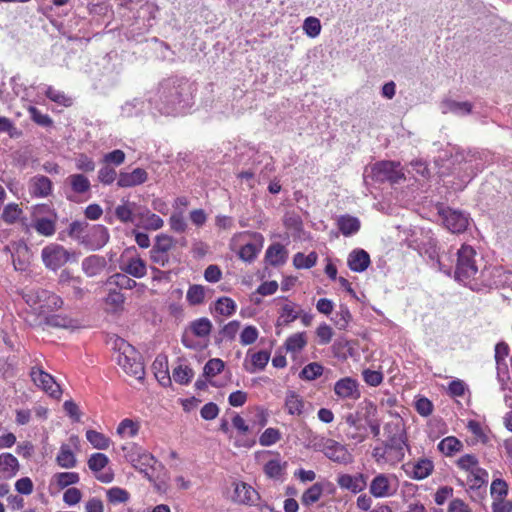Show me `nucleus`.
<instances>
[{
  "instance_id": "11",
  "label": "nucleus",
  "mask_w": 512,
  "mask_h": 512,
  "mask_svg": "<svg viewBox=\"0 0 512 512\" xmlns=\"http://www.w3.org/2000/svg\"><path fill=\"white\" fill-rule=\"evenodd\" d=\"M109 241L108 229L103 225H93L83 236L81 244L90 250H98Z\"/></svg>"
},
{
  "instance_id": "55",
  "label": "nucleus",
  "mask_w": 512,
  "mask_h": 512,
  "mask_svg": "<svg viewBox=\"0 0 512 512\" xmlns=\"http://www.w3.org/2000/svg\"><path fill=\"white\" fill-rule=\"evenodd\" d=\"M107 498L113 504L124 503L129 499V493L119 487L110 488L107 491Z\"/></svg>"
},
{
  "instance_id": "30",
  "label": "nucleus",
  "mask_w": 512,
  "mask_h": 512,
  "mask_svg": "<svg viewBox=\"0 0 512 512\" xmlns=\"http://www.w3.org/2000/svg\"><path fill=\"white\" fill-rule=\"evenodd\" d=\"M299 317V312L295 310V304L286 303L281 308L280 316L277 319L276 326H286Z\"/></svg>"
},
{
  "instance_id": "50",
  "label": "nucleus",
  "mask_w": 512,
  "mask_h": 512,
  "mask_svg": "<svg viewBox=\"0 0 512 512\" xmlns=\"http://www.w3.org/2000/svg\"><path fill=\"white\" fill-rule=\"evenodd\" d=\"M54 479L60 488L79 482V475L76 472H62L54 475Z\"/></svg>"
},
{
  "instance_id": "9",
  "label": "nucleus",
  "mask_w": 512,
  "mask_h": 512,
  "mask_svg": "<svg viewBox=\"0 0 512 512\" xmlns=\"http://www.w3.org/2000/svg\"><path fill=\"white\" fill-rule=\"evenodd\" d=\"M70 257L71 253L58 244H50L44 247L41 252L44 265L51 270H56L65 265Z\"/></svg>"
},
{
  "instance_id": "25",
  "label": "nucleus",
  "mask_w": 512,
  "mask_h": 512,
  "mask_svg": "<svg viewBox=\"0 0 512 512\" xmlns=\"http://www.w3.org/2000/svg\"><path fill=\"white\" fill-rule=\"evenodd\" d=\"M337 226L343 235L350 236L359 231L360 221L351 215H342L337 220Z\"/></svg>"
},
{
  "instance_id": "60",
  "label": "nucleus",
  "mask_w": 512,
  "mask_h": 512,
  "mask_svg": "<svg viewBox=\"0 0 512 512\" xmlns=\"http://www.w3.org/2000/svg\"><path fill=\"white\" fill-rule=\"evenodd\" d=\"M87 227V223L83 221H73L68 230V235L74 239H76L80 244L83 239L85 228Z\"/></svg>"
},
{
  "instance_id": "39",
  "label": "nucleus",
  "mask_w": 512,
  "mask_h": 512,
  "mask_svg": "<svg viewBox=\"0 0 512 512\" xmlns=\"http://www.w3.org/2000/svg\"><path fill=\"white\" fill-rule=\"evenodd\" d=\"M323 366L317 362L307 364L299 373V377L303 380L312 381L320 377L323 373Z\"/></svg>"
},
{
  "instance_id": "10",
  "label": "nucleus",
  "mask_w": 512,
  "mask_h": 512,
  "mask_svg": "<svg viewBox=\"0 0 512 512\" xmlns=\"http://www.w3.org/2000/svg\"><path fill=\"white\" fill-rule=\"evenodd\" d=\"M122 449L126 452L125 457L133 464V466L141 472H144L145 476L151 480V477L146 470L148 467L153 468L154 465L157 464L155 457L146 451H142L141 448L134 444L130 446H123Z\"/></svg>"
},
{
  "instance_id": "32",
  "label": "nucleus",
  "mask_w": 512,
  "mask_h": 512,
  "mask_svg": "<svg viewBox=\"0 0 512 512\" xmlns=\"http://www.w3.org/2000/svg\"><path fill=\"white\" fill-rule=\"evenodd\" d=\"M67 180L71 186V189L77 194H83L90 190V181L83 174H72L68 177Z\"/></svg>"
},
{
  "instance_id": "17",
  "label": "nucleus",
  "mask_w": 512,
  "mask_h": 512,
  "mask_svg": "<svg viewBox=\"0 0 512 512\" xmlns=\"http://www.w3.org/2000/svg\"><path fill=\"white\" fill-rule=\"evenodd\" d=\"M334 392L341 398H357L359 396L357 381L350 377L342 378L335 383Z\"/></svg>"
},
{
  "instance_id": "2",
  "label": "nucleus",
  "mask_w": 512,
  "mask_h": 512,
  "mask_svg": "<svg viewBox=\"0 0 512 512\" xmlns=\"http://www.w3.org/2000/svg\"><path fill=\"white\" fill-rule=\"evenodd\" d=\"M307 441L308 448L322 452L331 461L342 464H347L352 461V455L347 448L333 439L309 431Z\"/></svg>"
},
{
  "instance_id": "52",
  "label": "nucleus",
  "mask_w": 512,
  "mask_h": 512,
  "mask_svg": "<svg viewBox=\"0 0 512 512\" xmlns=\"http://www.w3.org/2000/svg\"><path fill=\"white\" fill-rule=\"evenodd\" d=\"M303 30L309 37H316L321 32L320 20L316 17H308L304 20Z\"/></svg>"
},
{
  "instance_id": "44",
  "label": "nucleus",
  "mask_w": 512,
  "mask_h": 512,
  "mask_svg": "<svg viewBox=\"0 0 512 512\" xmlns=\"http://www.w3.org/2000/svg\"><path fill=\"white\" fill-rule=\"evenodd\" d=\"M139 425L131 419H124L117 427V433L122 437H134L137 435Z\"/></svg>"
},
{
  "instance_id": "57",
  "label": "nucleus",
  "mask_w": 512,
  "mask_h": 512,
  "mask_svg": "<svg viewBox=\"0 0 512 512\" xmlns=\"http://www.w3.org/2000/svg\"><path fill=\"white\" fill-rule=\"evenodd\" d=\"M22 210L19 208L17 204H8L3 212H2V219L6 223H14L20 216Z\"/></svg>"
},
{
  "instance_id": "19",
  "label": "nucleus",
  "mask_w": 512,
  "mask_h": 512,
  "mask_svg": "<svg viewBox=\"0 0 512 512\" xmlns=\"http://www.w3.org/2000/svg\"><path fill=\"white\" fill-rule=\"evenodd\" d=\"M370 265V256L363 249L353 250L348 256V266L352 271L363 272Z\"/></svg>"
},
{
  "instance_id": "1",
  "label": "nucleus",
  "mask_w": 512,
  "mask_h": 512,
  "mask_svg": "<svg viewBox=\"0 0 512 512\" xmlns=\"http://www.w3.org/2000/svg\"><path fill=\"white\" fill-rule=\"evenodd\" d=\"M113 349L116 353V361L123 371L130 377L142 380L145 376V368L141 354L120 337L114 339Z\"/></svg>"
},
{
  "instance_id": "16",
  "label": "nucleus",
  "mask_w": 512,
  "mask_h": 512,
  "mask_svg": "<svg viewBox=\"0 0 512 512\" xmlns=\"http://www.w3.org/2000/svg\"><path fill=\"white\" fill-rule=\"evenodd\" d=\"M338 485L342 489H347L353 493H359L366 488V478L363 474L349 475L341 474L337 479Z\"/></svg>"
},
{
  "instance_id": "64",
  "label": "nucleus",
  "mask_w": 512,
  "mask_h": 512,
  "mask_svg": "<svg viewBox=\"0 0 512 512\" xmlns=\"http://www.w3.org/2000/svg\"><path fill=\"white\" fill-rule=\"evenodd\" d=\"M76 168L83 172H92L95 170V162L85 154H80L75 160Z\"/></svg>"
},
{
  "instance_id": "23",
  "label": "nucleus",
  "mask_w": 512,
  "mask_h": 512,
  "mask_svg": "<svg viewBox=\"0 0 512 512\" xmlns=\"http://www.w3.org/2000/svg\"><path fill=\"white\" fill-rule=\"evenodd\" d=\"M106 266V260L102 256L91 255L82 261V269L89 277L100 274Z\"/></svg>"
},
{
  "instance_id": "5",
  "label": "nucleus",
  "mask_w": 512,
  "mask_h": 512,
  "mask_svg": "<svg viewBox=\"0 0 512 512\" xmlns=\"http://www.w3.org/2000/svg\"><path fill=\"white\" fill-rule=\"evenodd\" d=\"M457 262L455 269V278L459 281H466L474 277L478 271L475 256L476 251L472 246L462 245L457 251Z\"/></svg>"
},
{
  "instance_id": "15",
  "label": "nucleus",
  "mask_w": 512,
  "mask_h": 512,
  "mask_svg": "<svg viewBox=\"0 0 512 512\" xmlns=\"http://www.w3.org/2000/svg\"><path fill=\"white\" fill-rule=\"evenodd\" d=\"M147 172L142 168H136L132 172H120L117 185L121 188H128L146 182Z\"/></svg>"
},
{
  "instance_id": "7",
  "label": "nucleus",
  "mask_w": 512,
  "mask_h": 512,
  "mask_svg": "<svg viewBox=\"0 0 512 512\" xmlns=\"http://www.w3.org/2000/svg\"><path fill=\"white\" fill-rule=\"evenodd\" d=\"M57 215L47 205H38L34 209V229L41 235L49 237L56 231Z\"/></svg>"
},
{
  "instance_id": "12",
  "label": "nucleus",
  "mask_w": 512,
  "mask_h": 512,
  "mask_svg": "<svg viewBox=\"0 0 512 512\" xmlns=\"http://www.w3.org/2000/svg\"><path fill=\"white\" fill-rule=\"evenodd\" d=\"M31 378L33 382L43 389L46 393L54 398H59L61 395L60 386L55 382L54 378L43 371L41 368L33 367L31 369Z\"/></svg>"
},
{
  "instance_id": "63",
  "label": "nucleus",
  "mask_w": 512,
  "mask_h": 512,
  "mask_svg": "<svg viewBox=\"0 0 512 512\" xmlns=\"http://www.w3.org/2000/svg\"><path fill=\"white\" fill-rule=\"evenodd\" d=\"M116 176H117L116 170L114 168L110 167L109 165L103 166L98 171V179L101 183H103L105 185H109V184L113 183L114 180L116 179Z\"/></svg>"
},
{
  "instance_id": "62",
  "label": "nucleus",
  "mask_w": 512,
  "mask_h": 512,
  "mask_svg": "<svg viewBox=\"0 0 512 512\" xmlns=\"http://www.w3.org/2000/svg\"><path fill=\"white\" fill-rule=\"evenodd\" d=\"M28 112L31 119L38 125L47 127L52 124V119L47 114H42L36 107L30 106Z\"/></svg>"
},
{
  "instance_id": "24",
  "label": "nucleus",
  "mask_w": 512,
  "mask_h": 512,
  "mask_svg": "<svg viewBox=\"0 0 512 512\" xmlns=\"http://www.w3.org/2000/svg\"><path fill=\"white\" fill-rule=\"evenodd\" d=\"M0 470L4 478H11L15 476L19 470V462L17 458L10 453L0 454Z\"/></svg>"
},
{
  "instance_id": "36",
  "label": "nucleus",
  "mask_w": 512,
  "mask_h": 512,
  "mask_svg": "<svg viewBox=\"0 0 512 512\" xmlns=\"http://www.w3.org/2000/svg\"><path fill=\"white\" fill-rule=\"evenodd\" d=\"M307 344L305 332L295 333L288 337L285 342L287 351L296 353L301 351Z\"/></svg>"
},
{
  "instance_id": "34",
  "label": "nucleus",
  "mask_w": 512,
  "mask_h": 512,
  "mask_svg": "<svg viewBox=\"0 0 512 512\" xmlns=\"http://www.w3.org/2000/svg\"><path fill=\"white\" fill-rule=\"evenodd\" d=\"M194 376L193 370L187 365L179 364L173 369L172 378L173 380L181 385L188 384Z\"/></svg>"
},
{
  "instance_id": "18",
  "label": "nucleus",
  "mask_w": 512,
  "mask_h": 512,
  "mask_svg": "<svg viewBox=\"0 0 512 512\" xmlns=\"http://www.w3.org/2000/svg\"><path fill=\"white\" fill-rule=\"evenodd\" d=\"M52 190L51 180L43 175H38L29 181V192L35 197H47Z\"/></svg>"
},
{
  "instance_id": "45",
  "label": "nucleus",
  "mask_w": 512,
  "mask_h": 512,
  "mask_svg": "<svg viewBox=\"0 0 512 512\" xmlns=\"http://www.w3.org/2000/svg\"><path fill=\"white\" fill-rule=\"evenodd\" d=\"M215 310L223 316H231L236 310V304L229 297H221L215 304Z\"/></svg>"
},
{
  "instance_id": "29",
  "label": "nucleus",
  "mask_w": 512,
  "mask_h": 512,
  "mask_svg": "<svg viewBox=\"0 0 512 512\" xmlns=\"http://www.w3.org/2000/svg\"><path fill=\"white\" fill-rule=\"evenodd\" d=\"M189 330L194 336L204 338L211 333L212 323L208 318L202 317L192 321L189 325Z\"/></svg>"
},
{
  "instance_id": "51",
  "label": "nucleus",
  "mask_w": 512,
  "mask_h": 512,
  "mask_svg": "<svg viewBox=\"0 0 512 512\" xmlns=\"http://www.w3.org/2000/svg\"><path fill=\"white\" fill-rule=\"evenodd\" d=\"M46 325L54 328H70L73 327V321L67 316L50 315L45 318Z\"/></svg>"
},
{
  "instance_id": "8",
  "label": "nucleus",
  "mask_w": 512,
  "mask_h": 512,
  "mask_svg": "<svg viewBox=\"0 0 512 512\" xmlns=\"http://www.w3.org/2000/svg\"><path fill=\"white\" fill-rule=\"evenodd\" d=\"M119 268L134 278H143L147 273L146 262L134 249H126L120 257Z\"/></svg>"
},
{
  "instance_id": "40",
  "label": "nucleus",
  "mask_w": 512,
  "mask_h": 512,
  "mask_svg": "<svg viewBox=\"0 0 512 512\" xmlns=\"http://www.w3.org/2000/svg\"><path fill=\"white\" fill-rule=\"evenodd\" d=\"M318 259V255L316 252H311L308 255H304L303 253H297L294 256L293 263L298 269H308L313 267Z\"/></svg>"
},
{
  "instance_id": "43",
  "label": "nucleus",
  "mask_w": 512,
  "mask_h": 512,
  "mask_svg": "<svg viewBox=\"0 0 512 512\" xmlns=\"http://www.w3.org/2000/svg\"><path fill=\"white\" fill-rule=\"evenodd\" d=\"M205 288L202 285H191L187 291V301L191 305H199L204 301Z\"/></svg>"
},
{
  "instance_id": "61",
  "label": "nucleus",
  "mask_w": 512,
  "mask_h": 512,
  "mask_svg": "<svg viewBox=\"0 0 512 512\" xmlns=\"http://www.w3.org/2000/svg\"><path fill=\"white\" fill-rule=\"evenodd\" d=\"M258 330L254 326H246L240 334V342L242 345L253 344L258 338Z\"/></svg>"
},
{
  "instance_id": "46",
  "label": "nucleus",
  "mask_w": 512,
  "mask_h": 512,
  "mask_svg": "<svg viewBox=\"0 0 512 512\" xmlns=\"http://www.w3.org/2000/svg\"><path fill=\"white\" fill-rule=\"evenodd\" d=\"M224 362L219 358L210 359L203 368V374L207 378L220 374L224 369Z\"/></svg>"
},
{
  "instance_id": "28",
  "label": "nucleus",
  "mask_w": 512,
  "mask_h": 512,
  "mask_svg": "<svg viewBox=\"0 0 512 512\" xmlns=\"http://www.w3.org/2000/svg\"><path fill=\"white\" fill-rule=\"evenodd\" d=\"M136 203L124 201L115 208V216L122 223H133L135 221Z\"/></svg>"
},
{
  "instance_id": "20",
  "label": "nucleus",
  "mask_w": 512,
  "mask_h": 512,
  "mask_svg": "<svg viewBox=\"0 0 512 512\" xmlns=\"http://www.w3.org/2000/svg\"><path fill=\"white\" fill-rule=\"evenodd\" d=\"M370 493L377 498H383L391 495L390 478L385 474H378L371 481Z\"/></svg>"
},
{
  "instance_id": "56",
  "label": "nucleus",
  "mask_w": 512,
  "mask_h": 512,
  "mask_svg": "<svg viewBox=\"0 0 512 512\" xmlns=\"http://www.w3.org/2000/svg\"><path fill=\"white\" fill-rule=\"evenodd\" d=\"M457 465L460 469L470 473L478 467V459L475 455L465 454L457 460Z\"/></svg>"
},
{
  "instance_id": "6",
  "label": "nucleus",
  "mask_w": 512,
  "mask_h": 512,
  "mask_svg": "<svg viewBox=\"0 0 512 512\" xmlns=\"http://www.w3.org/2000/svg\"><path fill=\"white\" fill-rule=\"evenodd\" d=\"M371 177L376 182L389 181L391 183H398L405 179L400 163L388 160L376 162L371 167Z\"/></svg>"
},
{
  "instance_id": "53",
  "label": "nucleus",
  "mask_w": 512,
  "mask_h": 512,
  "mask_svg": "<svg viewBox=\"0 0 512 512\" xmlns=\"http://www.w3.org/2000/svg\"><path fill=\"white\" fill-rule=\"evenodd\" d=\"M372 455L377 463H398L399 460L390 459L391 455L386 445L377 446L373 449Z\"/></svg>"
},
{
  "instance_id": "26",
  "label": "nucleus",
  "mask_w": 512,
  "mask_h": 512,
  "mask_svg": "<svg viewBox=\"0 0 512 512\" xmlns=\"http://www.w3.org/2000/svg\"><path fill=\"white\" fill-rule=\"evenodd\" d=\"M265 257L269 264L277 266L286 261L287 252L282 244L274 243L268 247Z\"/></svg>"
},
{
  "instance_id": "14",
  "label": "nucleus",
  "mask_w": 512,
  "mask_h": 512,
  "mask_svg": "<svg viewBox=\"0 0 512 512\" xmlns=\"http://www.w3.org/2000/svg\"><path fill=\"white\" fill-rule=\"evenodd\" d=\"M443 222L452 233H461L467 229L469 219L463 212L448 209L443 211Z\"/></svg>"
},
{
  "instance_id": "49",
  "label": "nucleus",
  "mask_w": 512,
  "mask_h": 512,
  "mask_svg": "<svg viewBox=\"0 0 512 512\" xmlns=\"http://www.w3.org/2000/svg\"><path fill=\"white\" fill-rule=\"evenodd\" d=\"M281 439V432L276 428H267L260 436L259 443L261 446H271Z\"/></svg>"
},
{
  "instance_id": "42",
  "label": "nucleus",
  "mask_w": 512,
  "mask_h": 512,
  "mask_svg": "<svg viewBox=\"0 0 512 512\" xmlns=\"http://www.w3.org/2000/svg\"><path fill=\"white\" fill-rule=\"evenodd\" d=\"M86 438L96 449L105 450L109 447V439L95 430H88Z\"/></svg>"
},
{
  "instance_id": "41",
  "label": "nucleus",
  "mask_w": 512,
  "mask_h": 512,
  "mask_svg": "<svg viewBox=\"0 0 512 512\" xmlns=\"http://www.w3.org/2000/svg\"><path fill=\"white\" fill-rule=\"evenodd\" d=\"M124 301L125 296L117 290H111L106 297V304L113 313L123 310Z\"/></svg>"
},
{
  "instance_id": "58",
  "label": "nucleus",
  "mask_w": 512,
  "mask_h": 512,
  "mask_svg": "<svg viewBox=\"0 0 512 512\" xmlns=\"http://www.w3.org/2000/svg\"><path fill=\"white\" fill-rule=\"evenodd\" d=\"M351 320V314L347 307L341 306L340 310L335 313L333 318L334 324L339 329H345Z\"/></svg>"
},
{
  "instance_id": "48",
  "label": "nucleus",
  "mask_w": 512,
  "mask_h": 512,
  "mask_svg": "<svg viewBox=\"0 0 512 512\" xmlns=\"http://www.w3.org/2000/svg\"><path fill=\"white\" fill-rule=\"evenodd\" d=\"M490 493L494 500H503L508 493V485L502 479H495L491 483Z\"/></svg>"
},
{
  "instance_id": "47",
  "label": "nucleus",
  "mask_w": 512,
  "mask_h": 512,
  "mask_svg": "<svg viewBox=\"0 0 512 512\" xmlns=\"http://www.w3.org/2000/svg\"><path fill=\"white\" fill-rule=\"evenodd\" d=\"M45 94L51 101L57 104L63 105L65 107L72 105V99L70 97L66 96L63 92L56 90L51 86L47 87Z\"/></svg>"
},
{
  "instance_id": "22",
  "label": "nucleus",
  "mask_w": 512,
  "mask_h": 512,
  "mask_svg": "<svg viewBox=\"0 0 512 512\" xmlns=\"http://www.w3.org/2000/svg\"><path fill=\"white\" fill-rule=\"evenodd\" d=\"M472 108L473 105L468 101L458 102L452 99H445L441 103V109L444 114L467 115L472 112Z\"/></svg>"
},
{
  "instance_id": "35",
  "label": "nucleus",
  "mask_w": 512,
  "mask_h": 512,
  "mask_svg": "<svg viewBox=\"0 0 512 512\" xmlns=\"http://www.w3.org/2000/svg\"><path fill=\"white\" fill-rule=\"evenodd\" d=\"M56 461L63 468H72L76 465V458L70 447L66 444L61 446Z\"/></svg>"
},
{
  "instance_id": "59",
  "label": "nucleus",
  "mask_w": 512,
  "mask_h": 512,
  "mask_svg": "<svg viewBox=\"0 0 512 512\" xmlns=\"http://www.w3.org/2000/svg\"><path fill=\"white\" fill-rule=\"evenodd\" d=\"M164 91L168 90V94L165 96L166 101L172 105L180 104L182 102V91L179 86L166 84L163 86Z\"/></svg>"
},
{
  "instance_id": "31",
  "label": "nucleus",
  "mask_w": 512,
  "mask_h": 512,
  "mask_svg": "<svg viewBox=\"0 0 512 512\" xmlns=\"http://www.w3.org/2000/svg\"><path fill=\"white\" fill-rule=\"evenodd\" d=\"M462 447V442L453 436L442 439L438 444V449L446 456H452L454 453L459 452Z\"/></svg>"
},
{
  "instance_id": "3",
  "label": "nucleus",
  "mask_w": 512,
  "mask_h": 512,
  "mask_svg": "<svg viewBox=\"0 0 512 512\" xmlns=\"http://www.w3.org/2000/svg\"><path fill=\"white\" fill-rule=\"evenodd\" d=\"M384 433L386 440L383 441V445H386L390 452V459L401 462L405 456L404 448L407 446L406 433L402 421L397 419L396 421L388 422L384 426Z\"/></svg>"
},
{
  "instance_id": "21",
  "label": "nucleus",
  "mask_w": 512,
  "mask_h": 512,
  "mask_svg": "<svg viewBox=\"0 0 512 512\" xmlns=\"http://www.w3.org/2000/svg\"><path fill=\"white\" fill-rule=\"evenodd\" d=\"M235 500L242 504L253 505L259 499L257 491L246 483L236 484Z\"/></svg>"
},
{
  "instance_id": "4",
  "label": "nucleus",
  "mask_w": 512,
  "mask_h": 512,
  "mask_svg": "<svg viewBox=\"0 0 512 512\" xmlns=\"http://www.w3.org/2000/svg\"><path fill=\"white\" fill-rule=\"evenodd\" d=\"M23 297L27 304L38 307L40 313L53 311L60 308L63 304L62 299L58 295L42 288L30 289Z\"/></svg>"
},
{
  "instance_id": "37",
  "label": "nucleus",
  "mask_w": 512,
  "mask_h": 512,
  "mask_svg": "<svg viewBox=\"0 0 512 512\" xmlns=\"http://www.w3.org/2000/svg\"><path fill=\"white\" fill-rule=\"evenodd\" d=\"M468 481L470 483V487L473 489H478L488 482V472L481 468L477 467L475 470H472L469 473Z\"/></svg>"
},
{
  "instance_id": "54",
  "label": "nucleus",
  "mask_w": 512,
  "mask_h": 512,
  "mask_svg": "<svg viewBox=\"0 0 512 512\" xmlns=\"http://www.w3.org/2000/svg\"><path fill=\"white\" fill-rule=\"evenodd\" d=\"M108 457L103 453H94L88 460L89 468L94 472L101 471L108 464Z\"/></svg>"
},
{
  "instance_id": "33",
  "label": "nucleus",
  "mask_w": 512,
  "mask_h": 512,
  "mask_svg": "<svg viewBox=\"0 0 512 512\" xmlns=\"http://www.w3.org/2000/svg\"><path fill=\"white\" fill-rule=\"evenodd\" d=\"M323 494V486L320 483H315L310 486L302 495L301 502L305 506H310L316 503Z\"/></svg>"
},
{
  "instance_id": "38",
  "label": "nucleus",
  "mask_w": 512,
  "mask_h": 512,
  "mask_svg": "<svg viewBox=\"0 0 512 512\" xmlns=\"http://www.w3.org/2000/svg\"><path fill=\"white\" fill-rule=\"evenodd\" d=\"M108 284L115 285L121 289H133L137 283L127 276L126 273H116L108 278Z\"/></svg>"
},
{
  "instance_id": "27",
  "label": "nucleus",
  "mask_w": 512,
  "mask_h": 512,
  "mask_svg": "<svg viewBox=\"0 0 512 512\" xmlns=\"http://www.w3.org/2000/svg\"><path fill=\"white\" fill-rule=\"evenodd\" d=\"M285 409L290 415H301L304 409V401L294 391H288L285 398Z\"/></svg>"
},
{
  "instance_id": "13",
  "label": "nucleus",
  "mask_w": 512,
  "mask_h": 512,
  "mask_svg": "<svg viewBox=\"0 0 512 512\" xmlns=\"http://www.w3.org/2000/svg\"><path fill=\"white\" fill-rule=\"evenodd\" d=\"M405 472L413 479L423 480L430 476L434 470V463L429 458H419L415 462L403 465Z\"/></svg>"
}]
</instances>
